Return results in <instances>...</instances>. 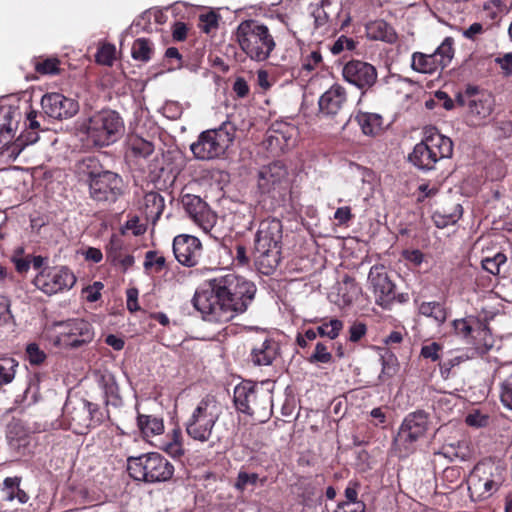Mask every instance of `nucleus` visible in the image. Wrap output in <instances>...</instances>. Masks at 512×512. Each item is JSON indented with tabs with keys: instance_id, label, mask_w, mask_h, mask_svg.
I'll return each mask as SVG.
<instances>
[{
	"instance_id": "26",
	"label": "nucleus",
	"mask_w": 512,
	"mask_h": 512,
	"mask_svg": "<svg viewBox=\"0 0 512 512\" xmlns=\"http://www.w3.org/2000/svg\"><path fill=\"white\" fill-rule=\"evenodd\" d=\"M365 30L367 37L371 40H378L392 44L395 43L398 38L394 28L381 19L367 23Z\"/></svg>"
},
{
	"instance_id": "7",
	"label": "nucleus",
	"mask_w": 512,
	"mask_h": 512,
	"mask_svg": "<svg viewBox=\"0 0 512 512\" xmlns=\"http://www.w3.org/2000/svg\"><path fill=\"white\" fill-rule=\"evenodd\" d=\"M104 417L97 404L85 399L69 400L63 408L62 423L67 429L83 435L102 423Z\"/></svg>"
},
{
	"instance_id": "44",
	"label": "nucleus",
	"mask_w": 512,
	"mask_h": 512,
	"mask_svg": "<svg viewBox=\"0 0 512 512\" xmlns=\"http://www.w3.org/2000/svg\"><path fill=\"white\" fill-rule=\"evenodd\" d=\"M343 329V322L339 319H331L324 322L317 328L318 334L321 337H328L333 340L338 337L340 331Z\"/></svg>"
},
{
	"instance_id": "63",
	"label": "nucleus",
	"mask_w": 512,
	"mask_h": 512,
	"mask_svg": "<svg viewBox=\"0 0 512 512\" xmlns=\"http://www.w3.org/2000/svg\"><path fill=\"white\" fill-rule=\"evenodd\" d=\"M435 101L438 103V106H441L446 110H451L454 107V101L451 97L441 90L435 92Z\"/></svg>"
},
{
	"instance_id": "40",
	"label": "nucleus",
	"mask_w": 512,
	"mask_h": 512,
	"mask_svg": "<svg viewBox=\"0 0 512 512\" xmlns=\"http://www.w3.org/2000/svg\"><path fill=\"white\" fill-rule=\"evenodd\" d=\"M96 124H101L100 128H120L123 121L119 114L113 110H104L95 118Z\"/></svg>"
},
{
	"instance_id": "58",
	"label": "nucleus",
	"mask_w": 512,
	"mask_h": 512,
	"mask_svg": "<svg viewBox=\"0 0 512 512\" xmlns=\"http://www.w3.org/2000/svg\"><path fill=\"white\" fill-rule=\"evenodd\" d=\"M367 328L362 322H355L349 328V340L351 342L359 341L365 334Z\"/></svg>"
},
{
	"instance_id": "16",
	"label": "nucleus",
	"mask_w": 512,
	"mask_h": 512,
	"mask_svg": "<svg viewBox=\"0 0 512 512\" xmlns=\"http://www.w3.org/2000/svg\"><path fill=\"white\" fill-rule=\"evenodd\" d=\"M181 203L184 210L195 224L206 232L212 229L216 223V216L210 210L207 203L199 196L184 194L181 197Z\"/></svg>"
},
{
	"instance_id": "28",
	"label": "nucleus",
	"mask_w": 512,
	"mask_h": 512,
	"mask_svg": "<svg viewBox=\"0 0 512 512\" xmlns=\"http://www.w3.org/2000/svg\"><path fill=\"white\" fill-rule=\"evenodd\" d=\"M22 478L19 476L7 477L4 479L1 492L3 500L12 502L17 500L20 504H25L29 500V495L20 487Z\"/></svg>"
},
{
	"instance_id": "20",
	"label": "nucleus",
	"mask_w": 512,
	"mask_h": 512,
	"mask_svg": "<svg viewBox=\"0 0 512 512\" xmlns=\"http://www.w3.org/2000/svg\"><path fill=\"white\" fill-rule=\"evenodd\" d=\"M200 240L191 235L181 234L173 240V253L176 260L187 267L195 266L201 254Z\"/></svg>"
},
{
	"instance_id": "47",
	"label": "nucleus",
	"mask_w": 512,
	"mask_h": 512,
	"mask_svg": "<svg viewBox=\"0 0 512 512\" xmlns=\"http://www.w3.org/2000/svg\"><path fill=\"white\" fill-rule=\"evenodd\" d=\"M468 359H469V356L464 353L452 355L451 357L444 359L440 363L441 375L443 377L447 378L449 376L452 368L460 365L461 363L467 361Z\"/></svg>"
},
{
	"instance_id": "56",
	"label": "nucleus",
	"mask_w": 512,
	"mask_h": 512,
	"mask_svg": "<svg viewBox=\"0 0 512 512\" xmlns=\"http://www.w3.org/2000/svg\"><path fill=\"white\" fill-rule=\"evenodd\" d=\"M322 62V55L319 51H312L302 63V68L307 71L314 70Z\"/></svg>"
},
{
	"instance_id": "57",
	"label": "nucleus",
	"mask_w": 512,
	"mask_h": 512,
	"mask_svg": "<svg viewBox=\"0 0 512 512\" xmlns=\"http://www.w3.org/2000/svg\"><path fill=\"white\" fill-rule=\"evenodd\" d=\"M441 349L440 344L436 342H431L427 345H424L421 349V356H423L426 359H430L432 361H437L439 356V351Z\"/></svg>"
},
{
	"instance_id": "10",
	"label": "nucleus",
	"mask_w": 512,
	"mask_h": 512,
	"mask_svg": "<svg viewBox=\"0 0 512 512\" xmlns=\"http://www.w3.org/2000/svg\"><path fill=\"white\" fill-rule=\"evenodd\" d=\"M257 187L276 202L283 201L289 190L286 166L281 161L263 165L257 173Z\"/></svg>"
},
{
	"instance_id": "50",
	"label": "nucleus",
	"mask_w": 512,
	"mask_h": 512,
	"mask_svg": "<svg viewBox=\"0 0 512 512\" xmlns=\"http://www.w3.org/2000/svg\"><path fill=\"white\" fill-rule=\"evenodd\" d=\"M26 356L30 364L39 365L44 362L46 354L36 343H30L26 347Z\"/></svg>"
},
{
	"instance_id": "11",
	"label": "nucleus",
	"mask_w": 512,
	"mask_h": 512,
	"mask_svg": "<svg viewBox=\"0 0 512 512\" xmlns=\"http://www.w3.org/2000/svg\"><path fill=\"white\" fill-rule=\"evenodd\" d=\"M453 45V38L446 37L433 53L414 52L411 56V68L423 74H433L444 69L454 57Z\"/></svg>"
},
{
	"instance_id": "18",
	"label": "nucleus",
	"mask_w": 512,
	"mask_h": 512,
	"mask_svg": "<svg viewBox=\"0 0 512 512\" xmlns=\"http://www.w3.org/2000/svg\"><path fill=\"white\" fill-rule=\"evenodd\" d=\"M17 131L0 130V154L7 152L9 157L16 158L26 146L39 139L36 130H22L19 135H16Z\"/></svg>"
},
{
	"instance_id": "19",
	"label": "nucleus",
	"mask_w": 512,
	"mask_h": 512,
	"mask_svg": "<svg viewBox=\"0 0 512 512\" xmlns=\"http://www.w3.org/2000/svg\"><path fill=\"white\" fill-rule=\"evenodd\" d=\"M41 106L46 115L54 119H67L79 109L78 103L60 93H49L42 97Z\"/></svg>"
},
{
	"instance_id": "30",
	"label": "nucleus",
	"mask_w": 512,
	"mask_h": 512,
	"mask_svg": "<svg viewBox=\"0 0 512 512\" xmlns=\"http://www.w3.org/2000/svg\"><path fill=\"white\" fill-rule=\"evenodd\" d=\"M420 315L432 319L436 326H441L448 317L444 304L437 301L422 302L418 306Z\"/></svg>"
},
{
	"instance_id": "51",
	"label": "nucleus",
	"mask_w": 512,
	"mask_h": 512,
	"mask_svg": "<svg viewBox=\"0 0 512 512\" xmlns=\"http://www.w3.org/2000/svg\"><path fill=\"white\" fill-rule=\"evenodd\" d=\"M457 213L451 215H442L440 213H435L433 215L434 223L439 228H444L449 224H454L457 219L461 216L462 208L460 205L456 206Z\"/></svg>"
},
{
	"instance_id": "3",
	"label": "nucleus",
	"mask_w": 512,
	"mask_h": 512,
	"mask_svg": "<svg viewBox=\"0 0 512 512\" xmlns=\"http://www.w3.org/2000/svg\"><path fill=\"white\" fill-rule=\"evenodd\" d=\"M97 161L88 157L80 164V171L89 176V195L91 199L98 203L111 204L123 194V179L117 173L112 171H95Z\"/></svg>"
},
{
	"instance_id": "9",
	"label": "nucleus",
	"mask_w": 512,
	"mask_h": 512,
	"mask_svg": "<svg viewBox=\"0 0 512 512\" xmlns=\"http://www.w3.org/2000/svg\"><path fill=\"white\" fill-rule=\"evenodd\" d=\"M428 426V414L424 411L409 413L404 418L394 439L400 457H406L415 450L417 441L425 436Z\"/></svg>"
},
{
	"instance_id": "45",
	"label": "nucleus",
	"mask_w": 512,
	"mask_h": 512,
	"mask_svg": "<svg viewBox=\"0 0 512 512\" xmlns=\"http://www.w3.org/2000/svg\"><path fill=\"white\" fill-rule=\"evenodd\" d=\"M116 48L113 44L106 43L98 48L95 55L96 62L105 66H112L115 60Z\"/></svg>"
},
{
	"instance_id": "5",
	"label": "nucleus",
	"mask_w": 512,
	"mask_h": 512,
	"mask_svg": "<svg viewBox=\"0 0 512 512\" xmlns=\"http://www.w3.org/2000/svg\"><path fill=\"white\" fill-rule=\"evenodd\" d=\"M127 469L132 478L146 483L165 482L174 474V466L156 452L128 457Z\"/></svg>"
},
{
	"instance_id": "37",
	"label": "nucleus",
	"mask_w": 512,
	"mask_h": 512,
	"mask_svg": "<svg viewBox=\"0 0 512 512\" xmlns=\"http://www.w3.org/2000/svg\"><path fill=\"white\" fill-rule=\"evenodd\" d=\"M23 113L19 107L12 105H0V128H15L19 125V121L22 118Z\"/></svg>"
},
{
	"instance_id": "12",
	"label": "nucleus",
	"mask_w": 512,
	"mask_h": 512,
	"mask_svg": "<svg viewBox=\"0 0 512 512\" xmlns=\"http://www.w3.org/2000/svg\"><path fill=\"white\" fill-rule=\"evenodd\" d=\"M235 130H203L191 150L199 159H211L222 155L234 139Z\"/></svg>"
},
{
	"instance_id": "17",
	"label": "nucleus",
	"mask_w": 512,
	"mask_h": 512,
	"mask_svg": "<svg viewBox=\"0 0 512 512\" xmlns=\"http://www.w3.org/2000/svg\"><path fill=\"white\" fill-rule=\"evenodd\" d=\"M344 79L361 90L371 88L377 80L376 68L360 60H351L343 67Z\"/></svg>"
},
{
	"instance_id": "54",
	"label": "nucleus",
	"mask_w": 512,
	"mask_h": 512,
	"mask_svg": "<svg viewBox=\"0 0 512 512\" xmlns=\"http://www.w3.org/2000/svg\"><path fill=\"white\" fill-rule=\"evenodd\" d=\"M233 255V261L239 266H247L250 263V257L248 256L247 249L242 244H236L234 246V253L230 250Z\"/></svg>"
},
{
	"instance_id": "13",
	"label": "nucleus",
	"mask_w": 512,
	"mask_h": 512,
	"mask_svg": "<svg viewBox=\"0 0 512 512\" xmlns=\"http://www.w3.org/2000/svg\"><path fill=\"white\" fill-rule=\"evenodd\" d=\"M54 326L60 329L55 342L63 347L78 348L94 337L90 323L83 319L56 322Z\"/></svg>"
},
{
	"instance_id": "49",
	"label": "nucleus",
	"mask_w": 512,
	"mask_h": 512,
	"mask_svg": "<svg viewBox=\"0 0 512 512\" xmlns=\"http://www.w3.org/2000/svg\"><path fill=\"white\" fill-rule=\"evenodd\" d=\"M500 399L505 407L512 410V373L501 383Z\"/></svg>"
},
{
	"instance_id": "39",
	"label": "nucleus",
	"mask_w": 512,
	"mask_h": 512,
	"mask_svg": "<svg viewBox=\"0 0 512 512\" xmlns=\"http://www.w3.org/2000/svg\"><path fill=\"white\" fill-rule=\"evenodd\" d=\"M18 363L10 357L0 358V385L12 382Z\"/></svg>"
},
{
	"instance_id": "29",
	"label": "nucleus",
	"mask_w": 512,
	"mask_h": 512,
	"mask_svg": "<svg viewBox=\"0 0 512 512\" xmlns=\"http://www.w3.org/2000/svg\"><path fill=\"white\" fill-rule=\"evenodd\" d=\"M99 386L103 391L107 405L117 407L121 404L119 387L114 375L111 373H103L98 380Z\"/></svg>"
},
{
	"instance_id": "62",
	"label": "nucleus",
	"mask_w": 512,
	"mask_h": 512,
	"mask_svg": "<svg viewBox=\"0 0 512 512\" xmlns=\"http://www.w3.org/2000/svg\"><path fill=\"white\" fill-rule=\"evenodd\" d=\"M233 92L237 95L239 98H244L249 94V86L247 81L243 77L236 78L234 84H233Z\"/></svg>"
},
{
	"instance_id": "8",
	"label": "nucleus",
	"mask_w": 512,
	"mask_h": 512,
	"mask_svg": "<svg viewBox=\"0 0 512 512\" xmlns=\"http://www.w3.org/2000/svg\"><path fill=\"white\" fill-rule=\"evenodd\" d=\"M236 409L250 416L268 417L271 396L250 381L238 384L234 389Z\"/></svg>"
},
{
	"instance_id": "53",
	"label": "nucleus",
	"mask_w": 512,
	"mask_h": 512,
	"mask_svg": "<svg viewBox=\"0 0 512 512\" xmlns=\"http://www.w3.org/2000/svg\"><path fill=\"white\" fill-rule=\"evenodd\" d=\"M355 48V42L353 39L346 36H340L334 44L331 46V52L336 55L344 50L351 51Z\"/></svg>"
},
{
	"instance_id": "1",
	"label": "nucleus",
	"mask_w": 512,
	"mask_h": 512,
	"mask_svg": "<svg viewBox=\"0 0 512 512\" xmlns=\"http://www.w3.org/2000/svg\"><path fill=\"white\" fill-rule=\"evenodd\" d=\"M207 286L196 291L192 302L210 322H228L245 312L256 293L254 283L232 272L209 279Z\"/></svg>"
},
{
	"instance_id": "2",
	"label": "nucleus",
	"mask_w": 512,
	"mask_h": 512,
	"mask_svg": "<svg viewBox=\"0 0 512 512\" xmlns=\"http://www.w3.org/2000/svg\"><path fill=\"white\" fill-rule=\"evenodd\" d=\"M282 224L275 218L261 221L254 239L253 257L260 273L271 275L281 261Z\"/></svg>"
},
{
	"instance_id": "15",
	"label": "nucleus",
	"mask_w": 512,
	"mask_h": 512,
	"mask_svg": "<svg viewBox=\"0 0 512 512\" xmlns=\"http://www.w3.org/2000/svg\"><path fill=\"white\" fill-rule=\"evenodd\" d=\"M368 286L371 289L375 303L384 309H389L396 300V285L390 279L382 265H374L368 274Z\"/></svg>"
},
{
	"instance_id": "21",
	"label": "nucleus",
	"mask_w": 512,
	"mask_h": 512,
	"mask_svg": "<svg viewBox=\"0 0 512 512\" xmlns=\"http://www.w3.org/2000/svg\"><path fill=\"white\" fill-rule=\"evenodd\" d=\"M491 466L477 464L468 478V490L471 496L487 498L498 490L499 485L491 477Z\"/></svg>"
},
{
	"instance_id": "27",
	"label": "nucleus",
	"mask_w": 512,
	"mask_h": 512,
	"mask_svg": "<svg viewBox=\"0 0 512 512\" xmlns=\"http://www.w3.org/2000/svg\"><path fill=\"white\" fill-rule=\"evenodd\" d=\"M172 157L170 154L164 155L161 157H155L153 161L149 164L148 169L154 177H172L175 178L179 172L181 171V166L179 164H173L171 162Z\"/></svg>"
},
{
	"instance_id": "33",
	"label": "nucleus",
	"mask_w": 512,
	"mask_h": 512,
	"mask_svg": "<svg viewBox=\"0 0 512 512\" xmlns=\"http://www.w3.org/2000/svg\"><path fill=\"white\" fill-rule=\"evenodd\" d=\"M269 134L264 141L265 147L271 152L284 151L290 147L289 140L291 135H288L290 130H270Z\"/></svg>"
},
{
	"instance_id": "35",
	"label": "nucleus",
	"mask_w": 512,
	"mask_h": 512,
	"mask_svg": "<svg viewBox=\"0 0 512 512\" xmlns=\"http://www.w3.org/2000/svg\"><path fill=\"white\" fill-rule=\"evenodd\" d=\"M359 287L354 278L345 276L338 286V296L341 297L340 305H350L357 298Z\"/></svg>"
},
{
	"instance_id": "60",
	"label": "nucleus",
	"mask_w": 512,
	"mask_h": 512,
	"mask_svg": "<svg viewBox=\"0 0 512 512\" xmlns=\"http://www.w3.org/2000/svg\"><path fill=\"white\" fill-rule=\"evenodd\" d=\"M495 62L500 66L502 69L503 75L505 77H509L512 75V54L506 53L502 57H497L495 59Z\"/></svg>"
},
{
	"instance_id": "34",
	"label": "nucleus",
	"mask_w": 512,
	"mask_h": 512,
	"mask_svg": "<svg viewBox=\"0 0 512 512\" xmlns=\"http://www.w3.org/2000/svg\"><path fill=\"white\" fill-rule=\"evenodd\" d=\"M128 145L132 153L139 158H147L154 152V144L142 136L132 133L128 137Z\"/></svg>"
},
{
	"instance_id": "22",
	"label": "nucleus",
	"mask_w": 512,
	"mask_h": 512,
	"mask_svg": "<svg viewBox=\"0 0 512 512\" xmlns=\"http://www.w3.org/2000/svg\"><path fill=\"white\" fill-rule=\"evenodd\" d=\"M279 354V344L265 335L251 348L250 360L255 366H269Z\"/></svg>"
},
{
	"instance_id": "31",
	"label": "nucleus",
	"mask_w": 512,
	"mask_h": 512,
	"mask_svg": "<svg viewBox=\"0 0 512 512\" xmlns=\"http://www.w3.org/2000/svg\"><path fill=\"white\" fill-rule=\"evenodd\" d=\"M425 142L435 152L438 160L451 157L453 143L449 137L436 132L428 136Z\"/></svg>"
},
{
	"instance_id": "48",
	"label": "nucleus",
	"mask_w": 512,
	"mask_h": 512,
	"mask_svg": "<svg viewBox=\"0 0 512 512\" xmlns=\"http://www.w3.org/2000/svg\"><path fill=\"white\" fill-rule=\"evenodd\" d=\"M166 264L164 256L159 255L156 251H147L145 255L144 267L149 269L154 267L155 272H160Z\"/></svg>"
},
{
	"instance_id": "24",
	"label": "nucleus",
	"mask_w": 512,
	"mask_h": 512,
	"mask_svg": "<svg viewBox=\"0 0 512 512\" xmlns=\"http://www.w3.org/2000/svg\"><path fill=\"white\" fill-rule=\"evenodd\" d=\"M464 94L468 98L469 111L472 114L485 117L492 109V96L490 93L480 91L477 86H467Z\"/></svg>"
},
{
	"instance_id": "36",
	"label": "nucleus",
	"mask_w": 512,
	"mask_h": 512,
	"mask_svg": "<svg viewBox=\"0 0 512 512\" xmlns=\"http://www.w3.org/2000/svg\"><path fill=\"white\" fill-rule=\"evenodd\" d=\"M137 423L141 432L147 437L159 435L164 429L162 419L151 415H139Z\"/></svg>"
},
{
	"instance_id": "43",
	"label": "nucleus",
	"mask_w": 512,
	"mask_h": 512,
	"mask_svg": "<svg viewBox=\"0 0 512 512\" xmlns=\"http://www.w3.org/2000/svg\"><path fill=\"white\" fill-rule=\"evenodd\" d=\"M507 261V257L505 254L499 252L496 253L493 257H486L481 261L482 268L489 272L492 275H498L500 273V268Z\"/></svg>"
},
{
	"instance_id": "55",
	"label": "nucleus",
	"mask_w": 512,
	"mask_h": 512,
	"mask_svg": "<svg viewBox=\"0 0 512 512\" xmlns=\"http://www.w3.org/2000/svg\"><path fill=\"white\" fill-rule=\"evenodd\" d=\"M10 307L11 301L7 297L0 295V326L7 324L13 319Z\"/></svg>"
},
{
	"instance_id": "61",
	"label": "nucleus",
	"mask_w": 512,
	"mask_h": 512,
	"mask_svg": "<svg viewBox=\"0 0 512 512\" xmlns=\"http://www.w3.org/2000/svg\"><path fill=\"white\" fill-rule=\"evenodd\" d=\"M364 503L340 502L334 512H364Z\"/></svg>"
},
{
	"instance_id": "64",
	"label": "nucleus",
	"mask_w": 512,
	"mask_h": 512,
	"mask_svg": "<svg viewBox=\"0 0 512 512\" xmlns=\"http://www.w3.org/2000/svg\"><path fill=\"white\" fill-rule=\"evenodd\" d=\"M25 435L23 426L19 422H11L7 427V437L10 440L21 439Z\"/></svg>"
},
{
	"instance_id": "59",
	"label": "nucleus",
	"mask_w": 512,
	"mask_h": 512,
	"mask_svg": "<svg viewBox=\"0 0 512 512\" xmlns=\"http://www.w3.org/2000/svg\"><path fill=\"white\" fill-rule=\"evenodd\" d=\"M489 418L479 412H474L466 417V423L472 427H484L488 424Z\"/></svg>"
},
{
	"instance_id": "23",
	"label": "nucleus",
	"mask_w": 512,
	"mask_h": 512,
	"mask_svg": "<svg viewBox=\"0 0 512 512\" xmlns=\"http://www.w3.org/2000/svg\"><path fill=\"white\" fill-rule=\"evenodd\" d=\"M346 100L345 88L339 84H334L319 99L320 113L325 116H334L342 109Z\"/></svg>"
},
{
	"instance_id": "52",
	"label": "nucleus",
	"mask_w": 512,
	"mask_h": 512,
	"mask_svg": "<svg viewBox=\"0 0 512 512\" xmlns=\"http://www.w3.org/2000/svg\"><path fill=\"white\" fill-rule=\"evenodd\" d=\"M259 480V476L256 473H247V472H239L237 481H236V487L238 489L244 490L248 488L249 486H254Z\"/></svg>"
},
{
	"instance_id": "14",
	"label": "nucleus",
	"mask_w": 512,
	"mask_h": 512,
	"mask_svg": "<svg viewBox=\"0 0 512 512\" xmlns=\"http://www.w3.org/2000/svg\"><path fill=\"white\" fill-rule=\"evenodd\" d=\"M75 282V275L66 267L43 269L33 280L34 285L47 295L69 290Z\"/></svg>"
},
{
	"instance_id": "6",
	"label": "nucleus",
	"mask_w": 512,
	"mask_h": 512,
	"mask_svg": "<svg viewBox=\"0 0 512 512\" xmlns=\"http://www.w3.org/2000/svg\"><path fill=\"white\" fill-rule=\"evenodd\" d=\"M220 408L213 397L203 398L185 422L187 435L195 441L206 443L212 439Z\"/></svg>"
},
{
	"instance_id": "32",
	"label": "nucleus",
	"mask_w": 512,
	"mask_h": 512,
	"mask_svg": "<svg viewBox=\"0 0 512 512\" xmlns=\"http://www.w3.org/2000/svg\"><path fill=\"white\" fill-rule=\"evenodd\" d=\"M142 208L146 218L156 222L164 211V198L157 192H149L144 196Z\"/></svg>"
},
{
	"instance_id": "42",
	"label": "nucleus",
	"mask_w": 512,
	"mask_h": 512,
	"mask_svg": "<svg viewBox=\"0 0 512 512\" xmlns=\"http://www.w3.org/2000/svg\"><path fill=\"white\" fill-rule=\"evenodd\" d=\"M60 61L56 57L38 60L35 63V71L42 75H56L60 72Z\"/></svg>"
},
{
	"instance_id": "4",
	"label": "nucleus",
	"mask_w": 512,
	"mask_h": 512,
	"mask_svg": "<svg viewBox=\"0 0 512 512\" xmlns=\"http://www.w3.org/2000/svg\"><path fill=\"white\" fill-rule=\"evenodd\" d=\"M237 41L242 51L254 61L267 60L276 47L269 28L254 20H246L237 28Z\"/></svg>"
},
{
	"instance_id": "41",
	"label": "nucleus",
	"mask_w": 512,
	"mask_h": 512,
	"mask_svg": "<svg viewBox=\"0 0 512 512\" xmlns=\"http://www.w3.org/2000/svg\"><path fill=\"white\" fill-rule=\"evenodd\" d=\"M355 120L360 128H381L383 117L378 113L358 112Z\"/></svg>"
},
{
	"instance_id": "46",
	"label": "nucleus",
	"mask_w": 512,
	"mask_h": 512,
	"mask_svg": "<svg viewBox=\"0 0 512 512\" xmlns=\"http://www.w3.org/2000/svg\"><path fill=\"white\" fill-rule=\"evenodd\" d=\"M332 361V354L328 351L325 344L318 342L316 344L314 352L308 358V362L311 364H328Z\"/></svg>"
},
{
	"instance_id": "38",
	"label": "nucleus",
	"mask_w": 512,
	"mask_h": 512,
	"mask_svg": "<svg viewBox=\"0 0 512 512\" xmlns=\"http://www.w3.org/2000/svg\"><path fill=\"white\" fill-rule=\"evenodd\" d=\"M131 55L134 60L148 62L152 55L150 41L146 38L136 39L132 45Z\"/></svg>"
},
{
	"instance_id": "25",
	"label": "nucleus",
	"mask_w": 512,
	"mask_h": 512,
	"mask_svg": "<svg viewBox=\"0 0 512 512\" xmlns=\"http://www.w3.org/2000/svg\"><path fill=\"white\" fill-rule=\"evenodd\" d=\"M435 155V152L424 141L415 145L412 153L409 155V161L418 169L428 171L433 169L438 161Z\"/></svg>"
}]
</instances>
